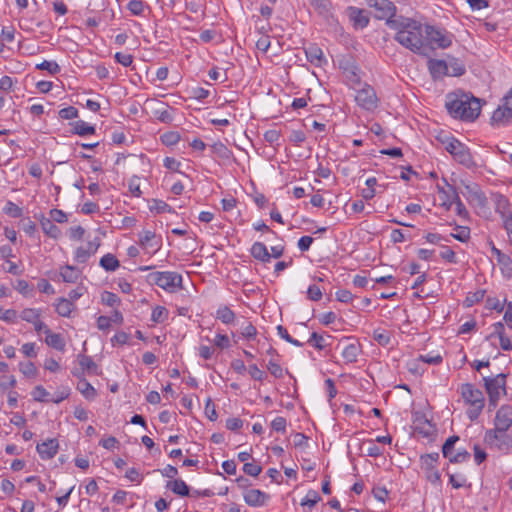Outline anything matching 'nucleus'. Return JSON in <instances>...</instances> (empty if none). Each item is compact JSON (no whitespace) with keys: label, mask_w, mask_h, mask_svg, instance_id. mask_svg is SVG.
Returning <instances> with one entry per match:
<instances>
[{"label":"nucleus","mask_w":512,"mask_h":512,"mask_svg":"<svg viewBox=\"0 0 512 512\" xmlns=\"http://www.w3.org/2000/svg\"><path fill=\"white\" fill-rule=\"evenodd\" d=\"M368 5L375 9V18L385 20L389 27L390 21H396V6L390 0H368Z\"/></svg>","instance_id":"obj_10"},{"label":"nucleus","mask_w":512,"mask_h":512,"mask_svg":"<svg viewBox=\"0 0 512 512\" xmlns=\"http://www.w3.org/2000/svg\"><path fill=\"white\" fill-rule=\"evenodd\" d=\"M267 369L275 378L283 377V369L278 363L270 360L267 364Z\"/></svg>","instance_id":"obj_58"},{"label":"nucleus","mask_w":512,"mask_h":512,"mask_svg":"<svg viewBox=\"0 0 512 512\" xmlns=\"http://www.w3.org/2000/svg\"><path fill=\"white\" fill-rule=\"evenodd\" d=\"M36 68L46 70L52 75L60 72V66L55 61L44 60L42 63L36 65Z\"/></svg>","instance_id":"obj_43"},{"label":"nucleus","mask_w":512,"mask_h":512,"mask_svg":"<svg viewBox=\"0 0 512 512\" xmlns=\"http://www.w3.org/2000/svg\"><path fill=\"white\" fill-rule=\"evenodd\" d=\"M243 471L250 476L256 477L258 476L261 471L262 467L255 462H246L243 466Z\"/></svg>","instance_id":"obj_49"},{"label":"nucleus","mask_w":512,"mask_h":512,"mask_svg":"<svg viewBox=\"0 0 512 512\" xmlns=\"http://www.w3.org/2000/svg\"><path fill=\"white\" fill-rule=\"evenodd\" d=\"M19 369L23 373L24 376L28 378H33L37 374V369L33 362H21L19 364Z\"/></svg>","instance_id":"obj_41"},{"label":"nucleus","mask_w":512,"mask_h":512,"mask_svg":"<svg viewBox=\"0 0 512 512\" xmlns=\"http://www.w3.org/2000/svg\"><path fill=\"white\" fill-rule=\"evenodd\" d=\"M322 295V291L317 285H310L307 289V297L311 301H319Z\"/></svg>","instance_id":"obj_54"},{"label":"nucleus","mask_w":512,"mask_h":512,"mask_svg":"<svg viewBox=\"0 0 512 512\" xmlns=\"http://www.w3.org/2000/svg\"><path fill=\"white\" fill-rule=\"evenodd\" d=\"M114 58L118 63H120L124 67L130 66L133 62V56L127 53L117 52Z\"/></svg>","instance_id":"obj_55"},{"label":"nucleus","mask_w":512,"mask_h":512,"mask_svg":"<svg viewBox=\"0 0 512 512\" xmlns=\"http://www.w3.org/2000/svg\"><path fill=\"white\" fill-rule=\"evenodd\" d=\"M497 263L501 266L503 270L512 272V258L508 254H503L498 260Z\"/></svg>","instance_id":"obj_64"},{"label":"nucleus","mask_w":512,"mask_h":512,"mask_svg":"<svg viewBox=\"0 0 512 512\" xmlns=\"http://www.w3.org/2000/svg\"><path fill=\"white\" fill-rule=\"evenodd\" d=\"M470 458V453L465 449L457 451L452 457H450L451 463H463Z\"/></svg>","instance_id":"obj_59"},{"label":"nucleus","mask_w":512,"mask_h":512,"mask_svg":"<svg viewBox=\"0 0 512 512\" xmlns=\"http://www.w3.org/2000/svg\"><path fill=\"white\" fill-rule=\"evenodd\" d=\"M413 429L414 432L422 435L425 438L433 436L436 431L434 425L424 416L416 417L413 422Z\"/></svg>","instance_id":"obj_16"},{"label":"nucleus","mask_w":512,"mask_h":512,"mask_svg":"<svg viewBox=\"0 0 512 512\" xmlns=\"http://www.w3.org/2000/svg\"><path fill=\"white\" fill-rule=\"evenodd\" d=\"M244 500L247 505L258 507L265 504L269 496L259 489H249L244 492Z\"/></svg>","instance_id":"obj_17"},{"label":"nucleus","mask_w":512,"mask_h":512,"mask_svg":"<svg viewBox=\"0 0 512 512\" xmlns=\"http://www.w3.org/2000/svg\"><path fill=\"white\" fill-rule=\"evenodd\" d=\"M101 301L103 304L113 307L120 304V298L113 292L104 291L101 295Z\"/></svg>","instance_id":"obj_39"},{"label":"nucleus","mask_w":512,"mask_h":512,"mask_svg":"<svg viewBox=\"0 0 512 512\" xmlns=\"http://www.w3.org/2000/svg\"><path fill=\"white\" fill-rule=\"evenodd\" d=\"M16 385V379L14 376L1 377L0 378V392H4L8 388H13Z\"/></svg>","instance_id":"obj_62"},{"label":"nucleus","mask_w":512,"mask_h":512,"mask_svg":"<svg viewBox=\"0 0 512 512\" xmlns=\"http://www.w3.org/2000/svg\"><path fill=\"white\" fill-rule=\"evenodd\" d=\"M445 149L454 157L456 161L466 167H472L474 161L469 149L457 139L452 138L445 146Z\"/></svg>","instance_id":"obj_9"},{"label":"nucleus","mask_w":512,"mask_h":512,"mask_svg":"<svg viewBox=\"0 0 512 512\" xmlns=\"http://www.w3.org/2000/svg\"><path fill=\"white\" fill-rule=\"evenodd\" d=\"M428 69L434 79L442 78L448 74V66L444 60L430 59Z\"/></svg>","instance_id":"obj_19"},{"label":"nucleus","mask_w":512,"mask_h":512,"mask_svg":"<svg viewBox=\"0 0 512 512\" xmlns=\"http://www.w3.org/2000/svg\"><path fill=\"white\" fill-rule=\"evenodd\" d=\"M457 229L459 230V232L452 233L451 237L460 242H467L470 238V229L464 226H457Z\"/></svg>","instance_id":"obj_52"},{"label":"nucleus","mask_w":512,"mask_h":512,"mask_svg":"<svg viewBox=\"0 0 512 512\" xmlns=\"http://www.w3.org/2000/svg\"><path fill=\"white\" fill-rule=\"evenodd\" d=\"M350 20L356 29H363L369 24V17L363 9L357 7H348L347 9Z\"/></svg>","instance_id":"obj_15"},{"label":"nucleus","mask_w":512,"mask_h":512,"mask_svg":"<svg viewBox=\"0 0 512 512\" xmlns=\"http://www.w3.org/2000/svg\"><path fill=\"white\" fill-rule=\"evenodd\" d=\"M459 440V437L456 435L450 436L445 443L442 446V453L445 458H448L450 460V457H452L453 449L455 446V443Z\"/></svg>","instance_id":"obj_37"},{"label":"nucleus","mask_w":512,"mask_h":512,"mask_svg":"<svg viewBox=\"0 0 512 512\" xmlns=\"http://www.w3.org/2000/svg\"><path fill=\"white\" fill-rule=\"evenodd\" d=\"M169 312L163 306H156L151 314V320L155 323H163L168 319Z\"/></svg>","instance_id":"obj_34"},{"label":"nucleus","mask_w":512,"mask_h":512,"mask_svg":"<svg viewBox=\"0 0 512 512\" xmlns=\"http://www.w3.org/2000/svg\"><path fill=\"white\" fill-rule=\"evenodd\" d=\"M78 362L83 371H87L88 374L98 375V366L90 356L80 354L78 355Z\"/></svg>","instance_id":"obj_25"},{"label":"nucleus","mask_w":512,"mask_h":512,"mask_svg":"<svg viewBox=\"0 0 512 512\" xmlns=\"http://www.w3.org/2000/svg\"><path fill=\"white\" fill-rule=\"evenodd\" d=\"M150 210L156 213H164L166 211L170 212L171 208L166 202L154 199L152 201V205L150 206Z\"/></svg>","instance_id":"obj_50"},{"label":"nucleus","mask_w":512,"mask_h":512,"mask_svg":"<svg viewBox=\"0 0 512 512\" xmlns=\"http://www.w3.org/2000/svg\"><path fill=\"white\" fill-rule=\"evenodd\" d=\"M461 395L464 401L469 405L466 411L467 417L474 421L481 414L485 399L481 390L474 387V385L466 383L461 386Z\"/></svg>","instance_id":"obj_3"},{"label":"nucleus","mask_w":512,"mask_h":512,"mask_svg":"<svg viewBox=\"0 0 512 512\" xmlns=\"http://www.w3.org/2000/svg\"><path fill=\"white\" fill-rule=\"evenodd\" d=\"M93 255V249H87L86 247H79L75 251V261L78 263H85L90 256Z\"/></svg>","instance_id":"obj_42"},{"label":"nucleus","mask_w":512,"mask_h":512,"mask_svg":"<svg viewBox=\"0 0 512 512\" xmlns=\"http://www.w3.org/2000/svg\"><path fill=\"white\" fill-rule=\"evenodd\" d=\"M216 318L223 324L229 325L234 323L236 314L228 306L222 305L216 311Z\"/></svg>","instance_id":"obj_26"},{"label":"nucleus","mask_w":512,"mask_h":512,"mask_svg":"<svg viewBox=\"0 0 512 512\" xmlns=\"http://www.w3.org/2000/svg\"><path fill=\"white\" fill-rule=\"evenodd\" d=\"M445 107L450 116L463 121H474L481 111L480 100L461 91L448 93Z\"/></svg>","instance_id":"obj_2"},{"label":"nucleus","mask_w":512,"mask_h":512,"mask_svg":"<svg viewBox=\"0 0 512 512\" xmlns=\"http://www.w3.org/2000/svg\"><path fill=\"white\" fill-rule=\"evenodd\" d=\"M211 151L213 154L224 160H228L232 156V151L222 142H216L211 145Z\"/></svg>","instance_id":"obj_33"},{"label":"nucleus","mask_w":512,"mask_h":512,"mask_svg":"<svg viewBox=\"0 0 512 512\" xmlns=\"http://www.w3.org/2000/svg\"><path fill=\"white\" fill-rule=\"evenodd\" d=\"M256 335H257V329L251 322H248L241 329V336L247 340L254 339L256 337Z\"/></svg>","instance_id":"obj_48"},{"label":"nucleus","mask_w":512,"mask_h":512,"mask_svg":"<svg viewBox=\"0 0 512 512\" xmlns=\"http://www.w3.org/2000/svg\"><path fill=\"white\" fill-rule=\"evenodd\" d=\"M40 316V310L34 308H25L20 314L22 320L32 324L37 322V319L40 318Z\"/></svg>","instance_id":"obj_36"},{"label":"nucleus","mask_w":512,"mask_h":512,"mask_svg":"<svg viewBox=\"0 0 512 512\" xmlns=\"http://www.w3.org/2000/svg\"><path fill=\"white\" fill-rule=\"evenodd\" d=\"M361 353V347L358 343H349L342 349V357L347 363H354Z\"/></svg>","instance_id":"obj_21"},{"label":"nucleus","mask_w":512,"mask_h":512,"mask_svg":"<svg viewBox=\"0 0 512 512\" xmlns=\"http://www.w3.org/2000/svg\"><path fill=\"white\" fill-rule=\"evenodd\" d=\"M77 390L88 400H93L97 395L96 389L85 378L79 379Z\"/></svg>","instance_id":"obj_27"},{"label":"nucleus","mask_w":512,"mask_h":512,"mask_svg":"<svg viewBox=\"0 0 512 512\" xmlns=\"http://www.w3.org/2000/svg\"><path fill=\"white\" fill-rule=\"evenodd\" d=\"M74 309V303L66 298H60L56 304V311L62 317H69Z\"/></svg>","instance_id":"obj_31"},{"label":"nucleus","mask_w":512,"mask_h":512,"mask_svg":"<svg viewBox=\"0 0 512 512\" xmlns=\"http://www.w3.org/2000/svg\"><path fill=\"white\" fill-rule=\"evenodd\" d=\"M182 275L173 271L152 272L147 275V282L157 285L167 292H176L182 288Z\"/></svg>","instance_id":"obj_4"},{"label":"nucleus","mask_w":512,"mask_h":512,"mask_svg":"<svg viewBox=\"0 0 512 512\" xmlns=\"http://www.w3.org/2000/svg\"><path fill=\"white\" fill-rule=\"evenodd\" d=\"M45 342L48 346L63 351L65 348V342L63 337L60 334L53 333L50 329L45 330Z\"/></svg>","instance_id":"obj_22"},{"label":"nucleus","mask_w":512,"mask_h":512,"mask_svg":"<svg viewBox=\"0 0 512 512\" xmlns=\"http://www.w3.org/2000/svg\"><path fill=\"white\" fill-rule=\"evenodd\" d=\"M485 291L478 290L474 293H469L465 299V304L467 307H471L475 303L480 302L484 298Z\"/></svg>","instance_id":"obj_47"},{"label":"nucleus","mask_w":512,"mask_h":512,"mask_svg":"<svg viewBox=\"0 0 512 512\" xmlns=\"http://www.w3.org/2000/svg\"><path fill=\"white\" fill-rule=\"evenodd\" d=\"M389 28L396 31L394 36L403 47L421 56L430 55V47L424 38V28L414 19L400 16L389 22Z\"/></svg>","instance_id":"obj_1"},{"label":"nucleus","mask_w":512,"mask_h":512,"mask_svg":"<svg viewBox=\"0 0 512 512\" xmlns=\"http://www.w3.org/2000/svg\"><path fill=\"white\" fill-rule=\"evenodd\" d=\"M305 54L307 60L315 66H322V64L325 62L322 49L315 44L308 46L305 49Z\"/></svg>","instance_id":"obj_20"},{"label":"nucleus","mask_w":512,"mask_h":512,"mask_svg":"<svg viewBox=\"0 0 512 512\" xmlns=\"http://www.w3.org/2000/svg\"><path fill=\"white\" fill-rule=\"evenodd\" d=\"M43 232L51 238H58L60 235V229L53 223L49 218L42 217L40 220Z\"/></svg>","instance_id":"obj_29"},{"label":"nucleus","mask_w":512,"mask_h":512,"mask_svg":"<svg viewBox=\"0 0 512 512\" xmlns=\"http://www.w3.org/2000/svg\"><path fill=\"white\" fill-rule=\"evenodd\" d=\"M72 126V133L77 134L79 136L92 135L96 131L94 126L89 125L88 123L82 120L74 122Z\"/></svg>","instance_id":"obj_30"},{"label":"nucleus","mask_w":512,"mask_h":512,"mask_svg":"<svg viewBox=\"0 0 512 512\" xmlns=\"http://www.w3.org/2000/svg\"><path fill=\"white\" fill-rule=\"evenodd\" d=\"M373 338L378 344L382 346L388 345L391 341L390 334L380 329H377L373 332Z\"/></svg>","instance_id":"obj_44"},{"label":"nucleus","mask_w":512,"mask_h":512,"mask_svg":"<svg viewBox=\"0 0 512 512\" xmlns=\"http://www.w3.org/2000/svg\"><path fill=\"white\" fill-rule=\"evenodd\" d=\"M494 429L508 431L512 426V406L503 405L496 412L494 419Z\"/></svg>","instance_id":"obj_13"},{"label":"nucleus","mask_w":512,"mask_h":512,"mask_svg":"<svg viewBox=\"0 0 512 512\" xmlns=\"http://www.w3.org/2000/svg\"><path fill=\"white\" fill-rule=\"evenodd\" d=\"M173 493L179 496H188L189 495V487L187 484L181 479H175L173 481H169L166 486Z\"/></svg>","instance_id":"obj_28"},{"label":"nucleus","mask_w":512,"mask_h":512,"mask_svg":"<svg viewBox=\"0 0 512 512\" xmlns=\"http://www.w3.org/2000/svg\"><path fill=\"white\" fill-rule=\"evenodd\" d=\"M205 414L211 421L217 420V412L215 408V404L213 403L211 398H208L205 405Z\"/></svg>","instance_id":"obj_53"},{"label":"nucleus","mask_w":512,"mask_h":512,"mask_svg":"<svg viewBox=\"0 0 512 512\" xmlns=\"http://www.w3.org/2000/svg\"><path fill=\"white\" fill-rule=\"evenodd\" d=\"M154 239H155L154 232H152L150 230L143 231V233L140 236V244L145 248L154 247L155 245L152 243V241Z\"/></svg>","instance_id":"obj_51"},{"label":"nucleus","mask_w":512,"mask_h":512,"mask_svg":"<svg viewBox=\"0 0 512 512\" xmlns=\"http://www.w3.org/2000/svg\"><path fill=\"white\" fill-rule=\"evenodd\" d=\"M59 116L62 119H66V120L74 119L78 116V110L73 106H69V107L61 109L59 111Z\"/></svg>","instance_id":"obj_56"},{"label":"nucleus","mask_w":512,"mask_h":512,"mask_svg":"<svg viewBox=\"0 0 512 512\" xmlns=\"http://www.w3.org/2000/svg\"><path fill=\"white\" fill-rule=\"evenodd\" d=\"M127 8L133 15L140 16L144 12L145 4L141 0H131Z\"/></svg>","instance_id":"obj_45"},{"label":"nucleus","mask_w":512,"mask_h":512,"mask_svg":"<svg viewBox=\"0 0 512 512\" xmlns=\"http://www.w3.org/2000/svg\"><path fill=\"white\" fill-rule=\"evenodd\" d=\"M100 266L106 271H115L120 263L113 254L108 253L100 259Z\"/></svg>","instance_id":"obj_32"},{"label":"nucleus","mask_w":512,"mask_h":512,"mask_svg":"<svg viewBox=\"0 0 512 512\" xmlns=\"http://www.w3.org/2000/svg\"><path fill=\"white\" fill-rule=\"evenodd\" d=\"M3 210L7 215L13 218L21 217L23 214L22 208L19 207L17 204L13 203L12 201H8Z\"/></svg>","instance_id":"obj_40"},{"label":"nucleus","mask_w":512,"mask_h":512,"mask_svg":"<svg viewBox=\"0 0 512 512\" xmlns=\"http://www.w3.org/2000/svg\"><path fill=\"white\" fill-rule=\"evenodd\" d=\"M180 140V135L178 132H169L165 133L162 136V141L166 145H174L177 144Z\"/></svg>","instance_id":"obj_63"},{"label":"nucleus","mask_w":512,"mask_h":512,"mask_svg":"<svg viewBox=\"0 0 512 512\" xmlns=\"http://www.w3.org/2000/svg\"><path fill=\"white\" fill-rule=\"evenodd\" d=\"M485 442L499 451H507L512 448V434L498 429H489L485 432Z\"/></svg>","instance_id":"obj_8"},{"label":"nucleus","mask_w":512,"mask_h":512,"mask_svg":"<svg viewBox=\"0 0 512 512\" xmlns=\"http://www.w3.org/2000/svg\"><path fill=\"white\" fill-rule=\"evenodd\" d=\"M357 104L368 111H372L378 106V98L373 87L365 84L363 88L359 89L355 95Z\"/></svg>","instance_id":"obj_12"},{"label":"nucleus","mask_w":512,"mask_h":512,"mask_svg":"<svg viewBox=\"0 0 512 512\" xmlns=\"http://www.w3.org/2000/svg\"><path fill=\"white\" fill-rule=\"evenodd\" d=\"M214 345L219 349H226L230 346L229 337L225 334H217L214 339Z\"/></svg>","instance_id":"obj_60"},{"label":"nucleus","mask_w":512,"mask_h":512,"mask_svg":"<svg viewBox=\"0 0 512 512\" xmlns=\"http://www.w3.org/2000/svg\"><path fill=\"white\" fill-rule=\"evenodd\" d=\"M492 201L495 212L500 215L502 221L512 217L511 204L506 196L494 193L492 194Z\"/></svg>","instance_id":"obj_14"},{"label":"nucleus","mask_w":512,"mask_h":512,"mask_svg":"<svg viewBox=\"0 0 512 512\" xmlns=\"http://www.w3.org/2000/svg\"><path fill=\"white\" fill-rule=\"evenodd\" d=\"M512 122V88L502 99V104L493 112L491 123L493 125H507Z\"/></svg>","instance_id":"obj_11"},{"label":"nucleus","mask_w":512,"mask_h":512,"mask_svg":"<svg viewBox=\"0 0 512 512\" xmlns=\"http://www.w3.org/2000/svg\"><path fill=\"white\" fill-rule=\"evenodd\" d=\"M138 180H139V178L137 176H134L129 180V183H128L129 191L135 197H139L141 195V190H140V185H139Z\"/></svg>","instance_id":"obj_61"},{"label":"nucleus","mask_w":512,"mask_h":512,"mask_svg":"<svg viewBox=\"0 0 512 512\" xmlns=\"http://www.w3.org/2000/svg\"><path fill=\"white\" fill-rule=\"evenodd\" d=\"M32 396L35 401L38 402H47L49 401L47 397L49 396V393L46 391V389L42 385H38L34 388L32 391Z\"/></svg>","instance_id":"obj_46"},{"label":"nucleus","mask_w":512,"mask_h":512,"mask_svg":"<svg viewBox=\"0 0 512 512\" xmlns=\"http://www.w3.org/2000/svg\"><path fill=\"white\" fill-rule=\"evenodd\" d=\"M484 384L489 398V408H495L501 398L506 394V375L500 373L495 377H484Z\"/></svg>","instance_id":"obj_5"},{"label":"nucleus","mask_w":512,"mask_h":512,"mask_svg":"<svg viewBox=\"0 0 512 512\" xmlns=\"http://www.w3.org/2000/svg\"><path fill=\"white\" fill-rule=\"evenodd\" d=\"M62 280L67 283H75L80 277V270L74 266L65 265L60 268Z\"/></svg>","instance_id":"obj_24"},{"label":"nucleus","mask_w":512,"mask_h":512,"mask_svg":"<svg viewBox=\"0 0 512 512\" xmlns=\"http://www.w3.org/2000/svg\"><path fill=\"white\" fill-rule=\"evenodd\" d=\"M58 441L56 439H48L38 444L36 449L42 459H51L58 452Z\"/></svg>","instance_id":"obj_18"},{"label":"nucleus","mask_w":512,"mask_h":512,"mask_svg":"<svg viewBox=\"0 0 512 512\" xmlns=\"http://www.w3.org/2000/svg\"><path fill=\"white\" fill-rule=\"evenodd\" d=\"M251 255L262 262H269L271 255L266 245L262 242H255L251 247Z\"/></svg>","instance_id":"obj_23"},{"label":"nucleus","mask_w":512,"mask_h":512,"mask_svg":"<svg viewBox=\"0 0 512 512\" xmlns=\"http://www.w3.org/2000/svg\"><path fill=\"white\" fill-rule=\"evenodd\" d=\"M327 339L317 332H313L308 339L307 343L312 345L317 350H323L328 344Z\"/></svg>","instance_id":"obj_35"},{"label":"nucleus","mask_w":512,"mask_h":512,"mask_svg":"<svg viewBox=\"0 0 512 512\" xmlns=\"http://www.w3.org/2000/svg\"><path fill=\"white\" fill-rule=\"evenodd\" d=\"M248 371L254 380L263 381L266 378V373L260 370L256 364L250 365Z\"/></svg>","instance_id":"obj_57"},{"label":"nucleus","mask_w":512,"mask_h":512,"mask_svg":"<svg viewBox=\"0 0 512 512\" xmlns=\"http://www.w3.org/2000/svg\"><path fill=\"white\" fill-rule=\"evenodd\" d=\"M321 497L319 493L315 490H309L305 498L301 501V506H308L310 508L314 507L319 501Z\"/></svg>","instance_id":"obj_38"},{"label":"nucleus","mask_w":512,"mask_h":512,"mask_svg":"<svg viewBox=\"0 0 512 512\" xmlns=\"http://www.w3.org/2000/svg\"><path fill=\"white\" fill-rule=\"evenodd\" d=\"M440 458L438 452L423 454L420 456V467L425 473V478L433 485H441V474L436 467Z\"/></svg>","instance_id":"obj_7"},{"label":"nucleus","mask_w":512,"mask_h":512,"mask_svg":"<svg viewBox=\"0 0 512 512\" xmlns=\"http://www.w3.org/2000/svg\"><path fill=\"white\" fill-rule=\"evenodd\" d=\"M424 38L430 47V52L435 48H448L452 43V38L449 33L431 25L424 27Z\"/></svg>","instance_id":"obj_6"}]
</instances>
